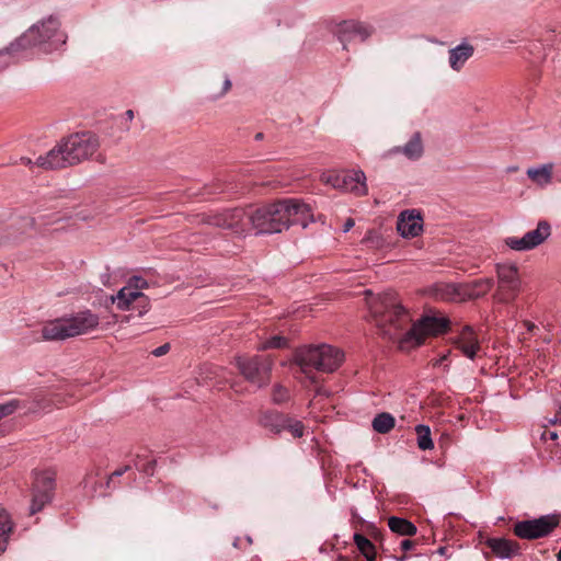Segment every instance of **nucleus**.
<instances>
[{
  "instance_id": "20",
  "label": "nucleus",
  "mask_w": 561,
  "mask_h": 561,
  "mask_svg": "<svg viewBox=\"0 0 561 561\" xmlns=\"http://www.w3.org/2000/svg\"><path fill=\"white\" fill-rule=\"evenodd\" d=\"M389 152L401 153L412 161L419 160L424 153V145L421 133L415 131L405 145L397 146L392 148Z\"/></svg>"
},
{
  "instance_id": "46",
  "label": "nucleus",
  "mask_w": 561,
  "mask_h": 561,
  "mask_svg": "<svg viewBox=\"0 0 561 561\" xmlns=\"http://www.w3.org/2000/svg\"><path fill=\"white\" fill-rule=\"evenodd\" d=\"M125 115H126V117H127V119H128V121H133V118H134V112H133V110H127V111L125 112Z\"/></svg>"
},
{
  "instance_id": "35",
  "label": "nucleus",
  "mask_w": 561,
  "mask_h": 561,
  "mask_svg": "<svg viewBox=\"0 0 561 561\" xmlns=\"http://www.w3.org/2000/svg\"><path fill=\"white\" fill-rule=\"evenodd\" d=\"M205 191H206L205 192L206 194L210 195V194L222 193V192H225V188L220 182H216L211 185H206Z\"/></svg>"
},
{
  "instance_id": "47",
  "label": "nucleus",
  "mask_w": 561,
  "mask_h": 561,
  "mask_svg": "<svg viewBox=\"0 0 561 561\" xmlns=\"http://www.w3.org/2000/svg\"><path fill=\"white\" fill-rule=\"evenodd\" d=\"M316 393L321 396V394H327V391L323 390L321 387H319V388H317Z\"/></svg>"
},
{
  "instance_id": "9",
  "label": "nucleus",
  "mask_w": 561,
  "mask_h": 561,
  "mask_svg": "<svg viewBox=\"0 0 561 561\" xmlns=\"http://www.w3.org/2000/svg\"><path fill=\"white\" fill-rule=\"evenodd\" d=\"M496 275L499 286L495 296L497 300L501 302L514 301L517 298L522 286L517 266L511 264H497Z\"/></svg>"
},
{
  "instance_id": "7",
  "label": "nucleus",
  "mask_w": 561,
  "mask_h": 561,
  "mask_svg": "<svg viewBox=\"0 0 561 561\" xmlns=\"http://www.w3.org/2000/svg\"><path fill=\"white\" fill-rule=\"evenodd\" d=\"M237 366L241 375L251 383L263 387L268 383L273 360L270 356H240Z\"/></svg>"
},
{
  "instance_id": "14",
  "label": "nucleus",
  "mask_w": 561,
  "mask_h": 561,
  "mask_svg": "<svg viewBox=\"0 0 561 561\" xmlns=\"http://www.w3.org/2000/svg\"><path fill=\"white\" fill-rule=\"evenodd\" d=\"M558 524L559 519L553 516L523 520L514 526V534L522 539H537L549 535Z\"/></svg>"
},
{
  "instance_id": "44",
  "label": "nucleus",
  "mask_w": 561,
  "mask_h": 561,
  "mask_svg": "<svg viewBox=\"0 0 561 561\" xmlns=\"http://www.w3.org/2000/svg\"><path fill=\"white\" fill-rule=\"evenodd\" d=\"M545 437H548L551 440H554L558 438V434L556 432H546L543 434Z\"/></svg>"
},
{
  "instance_id": "13",
  "label": "nucleus",
  "mask_w": 561,
  "mask_h": 561,
  "mask_svg": "<svg viewBox=\"0 0 561 561\" xmlns=\"http://www.w3.org/2000/svg\"><path fill=\"white\" fill-rule=\"evenodd\" d=\"M55 473L42 471L35 473L32 492L31 514L39 512L53 499Z\"/></svg>"
},
{
  "instance_id": "33",
  "label": "nucleus",
  "mask_w": 561,
  "mask_h": 561,
  "mask_svg": "<svg viewBox=\"0 0 561 561\" xmlns=\"http://www.w3.org/2000/svg\"><path fill=\"white\" fill-rule=\"evenodd\" d=\"M19 408L18 400H11L7 403H0V420L14 413Z\"/></svg>"
},
{
  "instance_id": "8",
  "label": "nucleus",
  "mask_w": 561,
  "mask_h": 561,
  "mask_svg": "<svg viewBox=\"0 0 561 561\" xmlns=\"http://www.w3.org/2000/svg\"><path fill=\"white\" fill-rule=\"evenodd\" d=\"M198 217L202 224L229 229L234 233L249 230V209L233 208L221 213L202 214Z\"/></svg>"
},
{
  "instance_id": "4",
  "label": "nucleus",
  "mask_w": 561,
  "mask_h": 561,
  "mask_svg": "<svg viewBox=\"0 0 561 561\" xmlns=\"http://www.w3.org/2000/svg\"><path fill=\"white\" fill-rule=\"evenodd\" d=\"M343 360V352L327 344L302 348L296 355V362L301 373L311 383L318 382L317 375L313 370L332 373L340 367Z\"/></svg>"
},
{
  "instance_id": "15",
  "label": "nucleus",
  "mask_w": 561,
  "mask_h": 561,
  "mask_svg": "<svg viewBox=\"0 0 561 561\" xmlns=\"http://www.w3.org/2000/svg\"><path fill=\"white\" fill-rule=\"evenodd\" d=\"M131 289V287H123L112 300L116 302L118 309L135 310L141 317L149 310L150 300L141 291H133Z\"/></svg>"
},
{
  "instance_id": "2",
  "label": "nucleus",
  "mask_w": 561,
  "mask_h": 561,
  "mask_svg": "<svg viewBox=\"0 0 561 561\" xmlns=\"http://www.w3.org/2000/svg\"><path fill=\"white\" fill-rule=\"evenodd\" d=\"M313 221L312 208L298 199H283L256 209L249 208V229L259 233L282 232L290 225L306 228Z\"/></svg>"
},
{
  "instance_id": "17",
  "label": "nucleus",
  "mask_w": 561,
  "mask_h": 561,
  "mask_svg": "<svg viewBox=\"0 0 561 561\" xmlns=\"http://www.w3.org/2000/svg\"><path fill=\"white\" fill-rule=\"evenodd\" d=\"M397 229L404 238L417 237L423 231V218L419 210H404L400 214Z\"/></svg>"
},
{
  "instance_id": "28",
  "label": "nucleus",
  "mask_w": 561,
  "mask_h": 561,
  "mask_svg": "<svg viewBox=\"0 0 561 561\" xmlns=\"http://www.w3.org/2000/svg\"><path fill=\"white\" fill-rule=\"evenodd\" d=\"M11 531L12 523L9 514L4 510H0V552L5 550Z\"/></svg>"
},
{
  "instance_id": "10",
  "label": "nucleus",
  "mask_w": 561,
  "mask_h": 561,
  "mask_svg": "<svg viewBox=\"0 0 561 561\" xmlns=\"http://www.w3.org/2000/svg\"><path fill=\"white\" fill-rule=\"evenodd\" d=\"M259 424L274 434H279L286 430L295 438L301 437L305 430V426L300 421L278 411L262 412L259 419Z\"/></svg>"
},
{
  "instance_id": "22",
  "label": "nucleus",
  "mask_w": 561,
  "mask_h": 561,
  "mask_svg": "<svg viewBox=\"0 0 561 561\" xmlns=\"http://www.w3.org/2000/svg\"><path fill=\"white\" fill-rule=\"evenodd\" d=\"M485 545L499 558H511L519 552L518 542L505 538H488Z\"/></svg>"
},
{
  "instance_id": "25",
  "label": "nucleus",
  "mask_w": 561,
  "mask_h": 561,
  "mask_svg": "<svg viewBox=\"0 0 561 561\" xmlns=\"http://www.w3.org/2000/svg\"><path fill=\"white\" fill-rule=\"evenodd\" d=\"M388 526L392 533L400 536H413L416 534V526L410 520L392 516L388 519Z\"/></svg>"
},
{
  "instance_id": "12",
  "label": "nucleus",
  "mask_w": 561,
  "mask_h": 561,
  "mask_svg": "<svg viewBox=\"0 0 561 561\" xmlns=\"http://www.w3.org/2000/svg\"><path fill=\"white\" fill-rule=\"evenodd\" d=\"M551 234V226L540 220L537 228L526 232L522 238L508 237L504 243L514 251H529L542 244Z\"/></svg>"
},
{
  "instance_id": "24",
  "label": "nucleus",
  "mask_w": 561,
  "mask_h": 561,
  "mask_svg": "<svg viewBox=\"0 0 561 561\" xmlns=\"http://www.w3.org/2000/svg\"><path fill=\"white\" fill-rule=\"evenodd\" d=\"M553 168L552 163H546L540 167L527 169L526 174L535 185L542 188L551 184Z\"/></svg>"
},
{
  "instance_id": "27",
  "label": "nucleus",
  "mask_w": 561,
  "mask_h": 561,
  "mask_svg": "<svg viewBox=\"0 0 561 561\" xmlns=\"http://www.w3.org/2000/svg\"><path fill=\"white\" fill-rule=\"evenodd\" d=\"M394 417L387 412L377 414L373 420V428L380 434H386L394 427Z\"/></svg>"
},
{
  "instance_id": "31",
  "label": "nucleus",
  "mask_w": 561,
  "mask_h": 561,
  "mask_svg": "<svg viewBox=\"0 0 561 561\" xmlns=\"http://www.w3.org/2000/svg\"><path fill=\"white\" fill-rule=\"evenodd\" d=\"M287 346V340L280 335H275L264 343H262L259 347V350H266V348H283Z\"/></svg>"
},
{
  "instance_id": "16",
  "label": "nucleus",
  "mask_w": 561,
  "mask_h": 561,
  "mask_svg": "<svg viewBox=\"0 0 561 561\" xmlns=\"http://www.w3.org/2000/svg\"><path fill=\"white\" fill-rule=\"evenodd\" d=\"M365 180L366 176L363 171H353L329 176L327 182L334 187L351 191L357 195H365L367 193Z\"/></svg>"
},
{
  "instance_id": "49",
  "label": "nucleus",
  "mask_w": 561,
  "mask_h": 561,
  "mask_svg": "<svg viewBox=\"0 0 561 561\" xmlns=\"http://www.w3.org/2000/svg\"><path fill=\"white\" fill-rule=\"evenodd\" d=\"M26 224L32 226L33 225V219H27Z\"/></svg>"
},
{
  "instance_id": "26",
  "label": "nucleus",
  "mask_w": 561,
  "mask_h": 561,
  "mask_svg": "<svg viewBox=\"0 0 561 561\" xmlns=\"http://www.w3.org/2000/svg\"><path fill=\"white\" fill-rule=\"evenodd\" d=\"M354 541L367 561H376L377 553L375 545L364 535L355 534Z\"/></svg>"
},
{
  "instance_id": "45",
  "label": "nucleus",
  "mask_w": 561,
  "mask_h": 561,
  "mask_svg": "<svg viewBox=\"0 0 561 561\" xmlns=\"http://www.w3.org/2000/svg\"><path fill=\"white\" fill-rule=\"evenodd\" d=\"M21 162H22L24 165H27V167H31V165H33V164L37 165V164H36V162H35V163H33V162H32V160H31L30 158H25V157L21 158Z\"/></svg>"
},
{
  "instance_id": "29",
  "label": "nucleus",
  "mask_w": 561,
  "mask_h": 561,
  "mask_svg": "<svg viewBox=\"0 0 561 561\" xmlns=\"http://www.w3.org/2000/svg\"><path fill=\"white\" fill-rule=\"evenodd\" d=\"M415 432L417 435V446L421 450H430L434 448L431 430L427 425H417L415 427Z\"/></svg>"
},
{
  "instance_id": "3",
  "label": "nucleus",
  "mask_w": 561,
  "mask_h": 561,
  "mask_svg": "<svg viewBox=\"0 0 561 561\" xmlns=\"http://www.w3.org/2000/svg\"><path fill=\"white\" fill-rule=\"evenodd\" d=\"M99 146V139L93 134H75L55 146L46 156H39L36 164L44 170L75 165L90 158L98 150Z\"/></svg>"
},
{
  "instance_id": "6",
  "label": "nucleus",
  "mask_w": 561,
  "mask_h": 561,
  "mask_svg": "<svg viewBox=\"0 0 561 561\" xmlns=\"http://www.w3.org/2000/svg\"><path fill=\"white\" fill-rule=\"evenodd\" d=\"M59 26L60 22L56 18L49 16L23 33L15 43L11 44L10 50L26 49L46 43L57 49L66 43V35L59 31Z\"/></svg>"
},
{
  "instance_id": "50",
  "label": "nucleus",
  "mask_w": 561,
  "mask_h": 561,
  "mask_svg": "<svg viewBox=\"0 0 561 561\" xmlns=\"http://www.w3.org/2000/svg\"><path fill=\"white\" fill-rule=\"evenodd\" d=\"M446 358H447V356H446V355H445V356H443V357L440 358V362L445 360Z\"/></svg>"
},
{
  "instance_id": "40",
  "label": "nucleus",
  "mask_w": 561,
  "mask_h": 561,
  "mask_svg": "<svg viewBox=\"0 0 561 561\" xmlns=\"http://www.w3.org/2000/svg\"><path fill=\"white\" fill-rule=\"evenodd\" d=\"M153 467H154V462L152 461H148L144 467H142V471L146 472L147 474H152L153 473Z\"/></svg>"
},
{
  "instance_id": "48",
  "label": "nucleus",
  "mask_w": 561,
  "mask_h": 561,
  "mask_svg": "<svg viewBox=\"0 0 561 561\" xmlns=\"http://www.w3.org/2000/svg\"><path fill=\"white\" fill-rule=\"evenodd\" d=\"M255 140H262L264 138V134L263 133H257L255 136H254Z\"/></svg>"
},
{
  "instance_id": "5",
  "label": "nucleus",
  "mask_w": 561,
  "mask_h": 561,
  "mask_svg": "<svg viewBox=\"0 0 561 561\" xmlns=\"http://www.w3.org/2000/svg\"><path fill=\"white\" fill-rule=\"evenodd\" d=\"M98 325L99 317L90 310H84L45 322L41 333L46 341H61L87 334Z\"/></svg>"
},
{
  "instance_id": "32",
  "label": "nucleus",
  "mask_w": 561,
  "mask_h": 561,
  "mask_svg": "<svg viewBox=\"0 0 561 561\" xmlns=\"http://www.w3.org/2000/svg\"><path fill=\"white\" fill-rule=\"evenodd\" d=\"M289 398V391L287 388L283 386H274L273 392H272V399L275 403H283L287 401Z\"/></svg>"
},
{
  "instance_id": "18",
  "label": "nucleus",
  "mask_w": 561,
  "mask_h": 561,
  "mask_svg": "<svg viewBox=\"0 0 561 561\" xmlns=\"http://www.w3.org/2000/svg\"><path fill=\"white\" fill-rule=\"evenodd\" d=\"M455 346L470 359H473L480 351V344L477 335L470 327H465L461 330L455 340Z\"/></svg>"
},
{
  "instance_id": "11",
  "label": "nucleus",
  "mask_w": 561,
  "mask_h": 561,
  "mask_svg": "<svg viewBox=\"0 0 561 561\" xmlns=\"http://www.w3.org/2000/svg\"><path fill=\"white\" fill-rule=\"evenodd\" d=\"M375 32V28L365 23L354 20L343 21L339 23L333 34L337 41L342 44L344 50H348V46L355 42H365Z\"/></svg>"
},
{
  "instance_id": "30",
  "label": "nucleus",
  "mask_w": 561,
  "mask_h": 561,
  "mask_svg": "<svg viewBox=\"0 0 561 561\" xmlns=\"http://www.w3.org/2000/svg\"><path fill=\"white\" fill-rule=\"evenodd\" d=\"M101 474L100 468H95L91 470L90 472H87L85 477L83 478L82 484L84 489H91V493H94L96 491V484L98 480L96 478Z\"/></svg>"
},
{
  "instance_id": "42",
  "label": "nucleus",
  "mask_w": 561,
  "mask_h": 561,
  "mask_svg": "<svg viewBox=\"0 0 561 561\" xmlns=\"http://www.w3.org/2000/svg\"><path fill=\"white\" fill-rule=\"evenodd\" d=\"M550 422L552 424H559L561 425V407L559 408V410L556 412L554 414V417L550 420Z\"/></svg>"
},
{
  "instance_id": "1",
  "label": "nucleus",
  "mask_w": 561,
  "mask_h": 561,
  "mask_svg": "<svg viewBox=\"0 0 561 561\" xmlns=\"http://www.w3.org/2000/svg\"><path fill=\"white\" fill-rule=\"evenodd\" d=\"M370 317L379 333L389 340L400 339V347L419 346L427 336L447 331L448 320L444 317L424 316L410 329V317L394 293L378 295L368 301Z\"/></svg>"
},
{
  "instance_id": "21",
  "label": "nucleus",
  "mask_w": 561,
  "mask_h": 561,
  "mask_svg": "<svg viewBox=\"0 0 561 561\" xmlns=\"http://www.w3.org/2000/svg\"><path fill=\"white\" fill-rule=\"evenodd\" d=\"M427 294L436 300L462 301L460 284L436 283L427 289Z\"/></svg>"
},
{
  "instance_id": "19",
  "label": "nucleus",
  "mask_w": 561,
  "mask_h": 561,
  "mask_svg": "<svg viewBox=\"0 0 561 561\" xmlns=\"http://www.w3.org/2000/svg\"><path fill=\"white\" fill-rule=\"evenodd\" d=\"M492 278H480L469 283L460 284V296L462 301L477 299L488 294L493 287Z\"/></svg>"
},
{
  "instance_id": "43",
  "label": "nucleus",
  "mask_w": 561,
  "mask_h": 561,
  "mask_svg": "<svg viewBox=\"0 0 561 561\" xmlns=\"http://www.w3.org/2000/svg\"><path fill=\"white\" fill-rule=\"evenodd\" d=\"M523 324L526 327L529 333H533L537 329V325L530 321H524Z\"/></svg>"
},
{
  "instance_id": "39",
  "label": "nucleus",
  "mask_w": 561,
  "mask_h": 561,
  "mask_svg": "<svg viewBox=\"0 0 561 561\" xmlns=\"http://www.w3.org/2000/svg\"><path fill=\"white\" fill-rule=\"evenodd\" d=\"M414 545H415L414 541L404 539L401 541V549L404 551H408V550L412 549L414 547Z\"/></svg>"
},
{
  "instance_id": "38",
  "label": "nucleus",
  "mask_w": 561,
  "mask_h": 561,
  "mask_svg": "<svg viewBox=\"0 0 561 561\" xmlns=\"http://www.w3.org/2000/svg\"><path fill=\"white\" fill-rule=\"evenodd\" d=\"M231 81L230 79L226 78L225 81H224V88H222V91L219 93L218 96H224L226 93H228V91L231 89Z\"/></svg>"
},
{
  "instance_id": "36",
  "label": "nucleus",
  "mask_w": 561,
  "mask_h": 561,
  "mask_svg": "<svg viewBox=\"0 0 561 561\" xmlns=\"http://www.w3.org/2000/svg\"><path fill=\"white\" fill-rule=\"evenodd\" d=\"M169 351H170V344L169 343H164L163 345L154 348L151 353L156 357H160V356L165 355Z\"/></svg>"
},
{
  "instance_id": "37",
  "label": "nucleus",
  "mask_w": 561,
  "mask_h": 561,
  "mask_svg": "<svg viewBox=\"0 0 561 561\" xmlns=\"http://www.w3.org/2000/svg\"><path fill=\"white\" fill-rule=\"evenodd\" d=\"M128 469H129V467H128V466H126V467H124V468H121V469L115 470V471L110 476V478H108V480H107V485H110V483H111V481H112V479H113V478H115V477H121V476H122V474H124Z\"/></svg>"
},
{
  "instance_id": "23",
  "label": "nucleus",
  "mask_w": 561,
  "mask_h": 561,
  "mask_svg": "<svg viewBox=\"0 0 561 561\" xmlns=\"http://www.w3.org/2000/svg\"><path fill=\"white\" fill-rule=\"evenodd\" d=\"M474 47L471 44L463 43L448 51V61L453 70L459 72L467 60L472 57Z\"/></svg>"
},
{
  "instance_id": "41",
  "label": "nucleus",
  "mask_w": 561,
  "mask_h": 561,
  "mask_svg": "<svg viewBox=\"0 0 561 561\" xmlns=\"http://www.w3.org/2000/svg\"><path fill=\"white\" fill-rule=\"evenodd\" d=\"M354 225H355L354 219L348 218V219L344 222V225H343V231H344V232L350 231V230L354 227Z\"/></svg>"
},
{
  "instance_id": "34",
  "label": "nucleus",
  "mask_w": 561,
  "mask_h": 561,
  "mask_svg": "<svg viewBox=\"0 0 561 561\" xmlns=\"http://www.w3.org/2000/svg\"><path fill=\"white\" fill-rule=\"evenodd\" d=\"M125 287H131L133 291H140L148 287V283L142 277L134 276L128 280V284Z\"/></svg>"
}]
</instances>
